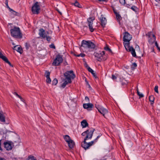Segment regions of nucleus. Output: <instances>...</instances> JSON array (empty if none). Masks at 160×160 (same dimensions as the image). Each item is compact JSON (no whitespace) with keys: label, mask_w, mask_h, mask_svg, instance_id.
Returning a JSON list of instances; mask_svg holds the SVG:
<instances>
[{"label":"nucleus","mask_w":160,"mask_h":160,"mask_svg":"<svg viewBox=\"0 0 160 160\" xmlns=\"http://www.w3.org/2000/svg\"><path fill=\"white\" fill-rule=\"evenodd\" d=\"M5 4H6V7L8 8V9H9V8H10L8 6V0H6V1H5Z\"/></svg>","instance_id":"nucleus-39"},{"label":"nucleus","mask_w":160,"mask_h":160,"mask_svg":"<svg viewBox=\"0 0 160 160\" xmlns=\"http://www.w3.org/2000/svg\"><path fill=\"white\" fill-rule=\"evenodd\" d=\"M20 0H19V1H20Z\"/></svg>","instance_id":"nucleus-57"},{"label":"nucleus","mask_w":160,"mask_h":160,"mask_svg":"<svg viewBox=\"0 0 160 160\" xmlns=\"http://www.w3.org/2000/svg\"><path fill=\"white\" fill-rule=\"evenodd\" d=\"M131 4L130 5L129 4H126V7L128 8H129L131 6Z\"/></svg>","instance_id":"nucleus-46"},{"label":"nucleus","mask_w":160,"mask_h":160,"mask_svg":"<svg viewBox=\"0 0 160 160\" xmlns=\"http://www.w3.org/2000/svg\"><path fill=\"white\" fill-rule=\"evenodd\" d=\"M72 5H74L75 6L79 8H82V6L77 1H76L74 3H72Z\"/></svg>","instance_id":"nucleus-25"},{"label":"nucleus","mask_w":160,"mask_h":160,"mask_svg":"<svg viewBox=\"0 0 160 160\" xmlns=\"http://www.w3.org/2000/svg\"><path fill=\"white\" fill-rule=\"evenodd\" d=\"M0 160H6L4 158H0Z\"/></svg>","instance_id":"nucleus-51"},{"label":"nucleus","mask_w":160,"mask_h":160,"mask_svg":"<svg viewBox=\"0 0 160 160\" xmlns=\"http://www.w3.org/2000/svg\"><path fill=\"white\" fill-rule=\"evenodd\" d=\"M21 100V101H23V99L22 98V97L21 96V98H19Z\"/></svg>","instance_id":"nucleus-50"},{"label":"nucleus","mask_w":160,"mask_h":160,"mask_svg":"<svg viewBox=\"0 0 160 160\" xmlns=\"http://www.w3.org/2000/svg\"><path fill=\"white\" fill-rule=\"evenodd\" d=\"M154 97L153 96H151L149 97V101L152 103L154 102Z\"/></svg>","instance_id":"nucleus-31"},{"label":"nucleus","mask_w":160,"mask_h":160,"mask_svg":"<svg viewBox=\"0 0 160 160\" xmlns=\"http://www.w3.org/2000/svg\"><path fill=\"white\" fill-rule=\"evenodd\" d=\"M85 54L83 53H81L80 54H78V55H77V57H83L85 56Z\"/></svg>","instance_id":"nucleus-36"},{"label":"nucleus","mask_w":160,"mask_h":160,"mask_svg":"<svg viewBox=\"0 0 160 160\" xmlns=\"http://www.w3.org/2000/svg\"><path fill=\"white\" fill-rule=\"evenodd\" d=\"M64 76L67 80H68L69 82H72L71 78L73 79L75 77V75L72 70L67 71L64 73Z\"/></svg>","instance_id":"nucleus-4"},{"label":"nucleus","mask_w":160,"mask_h":160,"mask_svg":"<svg viewBox=\"0 0 160 160\" xmlns=\"http://www.w3.org/2000/svg\"><path fill=\"white\" fill-rule=\"evenodd\" d=\"M50 72L48 71H46V78L50 77Z\"/></svg>","instance_id":"nucleus-35"},{"label":"nucleus","mask_w":160,"mask_h":160,"mask_svg":"<svg viewBox=\"0 0 160 160\" xmlns=\"http://www.w3.org/2000/svg\"><path fill=\"white\" fill-rule=\"evenodd\" d=\"M86 67H87V69L88 71L92 73L94 77L96 78V77H96V73L94 72L93 70L89 67L87 65Z\"/></svg>","instance_id":"nucleus-19"},{"label":"nucleus","mask_w":160,"mask_h":160,"mask_svg":"<svg viewBox=\"0 0 160 160\" xmlns=\"http://www.w3.org/2000/svg\"><path fill=\"white\" fill-rule=\"evenodd\" d=\"M99 2H106L107 1V0H98Z\"/></svg>","instance_id":"nucleus-48"},{"label":"nucleus","mask_w":160,"mask_h":160,"mask_svg":"<svg viewBox=\"0 0 160 160\" xmlns=\"http://www.w3.org/2000/svg\"><path fill=\"white\" fill-rule=\"evenodd\" d=\"M4 147L7 150H11L12 148L11 144L8 142H5L4 143Z\"/></svg>","instance_id":"nucleus-14"},{"label":"nucleus","mask_w":160,"mask_h":160,"mask_svg":"<svg viewBox=\"0 0 160 160\" xmlns=\"http://www.w3.org/2000/svg\"><path fill=\"white\" fill-rule=\"evenodd\" d=\"M81 47H83L85 48L94 49L95 47V45L91 41L83 40L82 42Z\"/></svg>","instance_id":"nucleus-3"},{"label":"nucleus","mask_w":160,"mask_h":160,"mask_svg":"<svg viewBox=\"0 0 160 160\" xmlns=\"http://www.w3.org/2000/svg\"><path fill=\"white\" fill-rule=\"evenodd\" d=\"M1 145V140H0V146Z\"/></svg>","instance_id":"nucleus-56"},{"label":"nucleus","mask_w":160,"mask_h":160,"mask_svg":"<svg viewBox=\"0 0 160 160\" xmlns=\"http://www.w3.org/2000/svg\"><path fill=\"white\" fill-rule=\"evenodd\" d=\"M58 82V80L56 78H54L52 82V85H56Z\"/></svg>","instance_id":"nucleus-29"},{"label":"nucleus","mask_w":160,"mask_h":160,"mask_svg":"<svg viewBox=\"0 0 160 160\" xmlns=\"http://www.w3.org/2000/svg\"><path fill=\"white\" fill-rule=\"evenodd\" d=\"M94 20V18L90 17L87 19L88 24L90 31L92 32L94 30V28L92 27L93 21Z\"/></svg>","instance_id":"nucleus-8"},{"label":"nucleus","mask_w":160,"mask_h":160,"mask_svg":"<svg viewBox=\"0 0 160 160\" xmlns=\"http://www.w3.org/2000/svg\"><path fill=\"white\" fill-rule=\"evenodd\" d=\"M64 138L65 141L67 143L70 142L71 140H72L70 137L68 135H66L64 136Z\"/></svg>","instance_id":"nucleus-23"},{"label":"nucleus","mask_w":160,"mask_h":160,"mask_svg":"<svg viewBox=\"0 0 160 160\" xmlns=\"http://www.w3.org/2000/svg\"><path fill=\"white\" fill-rule=\"evenodd\" d=\"M9 10L10 12H11L14 15H16L17 14V12L16 11H14L13 9L11 8H9Z\"/></svg>","instance_id":"nucleus-30"},{"label":"nucleus","mask_w":160,"mask_h":160,"mask_svg":"<svg viewBox=\"0 0 160 160\" xmlns=\"http://www.w3.org/2000/svg\"><path fill=\"white\" fill-rule=\"evenodd\" d=\"M94 130V129H88L82 134V135L83 136L86 135V137L84 139V141L81 143L82 147L85 150L89 148L94 143V141H92L89 143H87L86 141L88 139H91L92 138Z\"/></svg>","instance_id":"nucleus-1"},{"label":"nucleus","mask_w":160,"mask_h":160,"mask_svg":"<svg viewBox=\"0 0 160 160\" xmlns=\"http://www.w3.org/2000/svg\"><path fill=\"white\" fill-rule=\"evenodd\" d=\"M0 121L2 122H5V116L2 112H0Z\"/></svg>","instance_id":"nucleus-16"},{"label":"nucleus","mask_w":160,"mask_h":160,"mask_svg":"<svg viewBox=\"0 0 160 160\" xmlns=\"http://www.w3.org/2000/svg\"><path fill=\"white\" fill-rule=\"evenodd\" d=\"M127 43H124V45L127 51H128V50L131 47L129 46V42H127Z\"/></svg>","instance_id":"nucleus-24"},{"label":"nucleus","mask_w":160,"mask_h":160,"mask_svg":"<svg viewBox=\"0 0 160 160\" xmlns=\"http://www.w3.org/2000/svg\"><path fill=\"white\" fill-rule=\"evenodd\" d=\"M138 95L139 96L140 98H142L144 97V95H143V94L142 93H140V92H139V93L138 94Z\"/></svg>","instance_id":"nucleus-40"},{"label":"nucleus","mask_w":160,"mask_h":160,"mask_svg":"<svg viewBox=\"0 0 160 160\" xmlns=\"http://www.w3.org/2000/svg\"><path fill=\"white\" fill-rule=\"evenodd\" d=\"M155 45L157 47V48H158V49H160V48L158 46V44L157 43V42H156V43H155Z\"/></svg>","instance_id":"nucleus-47"},{"label":"nucleus","mask_w":160,"mask_h":160,"mask_svg":"<svg viewBox=\"0 0 160 160\" xmlns=\"http://www.w3.org/2000/svg\"><path fill=\"white\" fill-rule=\"evenodd\" d=\"M81 125L83 128L87 127L88 125V123L86 120H84L81 122Z\"/></svg>","instance_id":"nucleus-21"},{"label":"nucleus","mask_w":160,"mask_h":160,"mask_svg":"<svg viewBox=\"0 0 160 160\" xmlns=\"http://www.w3.org/2000/svg\"><path fill=\"white\" fill-rule=\"evenodd\" d=\"M68 143L69 148L72 149L73 148L74 143L73 141L72 140H71L70 142H68Z\"/></svg>","instance_id":"nucleus-22"},{"label":"nucleus","mask_w":160,"mask_h":160,"mask_svg":"<svg viewBox=\"0 0 160 160\" xmlns=\"http://www.w3.org/2000/svg\"><path fill=\"white\" fill-rule=\"evenodd\" d=\"M47 79L46 80V82L47 83H50L51 82V79L50 78V77L47 78Z\"/></svg>","instance_id":"nucleus-34"},{"label":"nucleus","mask_w":160,"mask_h":160,"mask_svg":"<svg viewBox=\"0 0 160 160\" xmlns=\"http://www.w3.org/2000/svg\"><path fill=\"white\" fill-rule=\"evenodd\" d=\"M104 54V51H99L98 52H95L94 53L95 57L97 58V60L99 61L103 60V57Z\"/></svg>","instance_id":"nucleus-9"},{"label":"nucleus","mask_w":160,"mask_h":160,"mask_svg":"<svg viewBox=\"0 0 160 160\" xmlns=\"http://www.w3.org/2000/svg\"><path fill=\"white\" fill-rule=\"evenodd\" d=\"M63 61V59L62 55L58 54L56 56V58L54 60L52 65L55 66H58L62 63Z\"/></svg>","instance_id":"nucleus-6"},{"label":"nucleus","mask_w":160,"mask_h":160,"mask_svg":"<svg viewBox=\"0 0 160 160\" xmlns=\"http://www.w3.org/2000/svg\"><path fill=\"white\" fill-rule=\"evenodd\" d=\"M68 82V80H65L64 82L62 85V87L63 88H64L68 83H71Z\"/></svg>","instance_id":"nucleus-26"},{"label":"nucleus","mask_w":160,"mask_h":160,"mask_svg":"<svg viewBox=\"0 0 160 160\" xmlns=\"http://www.w3.org/2000/svg\"><path fill=\"white\" fill-rule=\"evenodd\" d=\"M3 61L5 62L8 63L10 66L12 67L10 62L8 60V58H6Z\"/></svg>","instance_id":"nucleus-33"},{"label":"nucleus","mask_w":160,"mask_h":160,"mask_svg":"<svg viewBox=\"0 0 160 160\" xmlns=\"http://www.w3.org/2000/svg\"><path fill=\"white\" fill-rule=\"evenodd\" d=\"M14 49L16 50L20 53H22V49L20 46H16L14 47Z\"/></svg>","instance_id":"nucleus-18"},{"label":"nucleus","mask_w":160,"mask_h":160,"mask_svg":"<svg viewBox=\"0 0 160 160\" xmlns=\"http://www.w3.org/2000/svg\"><path fill=\"white\" fill-rule=\"evenodd\" d=\"M95 107L98 110V112L102 114L103 116H104L105 114L108 113V110L102 107H100L99 105H95Z\"/></svg>","instance_id":"nucleus-10"},{"label":"nucleus","mask_w":160,"mask_h":160,"mask_svg":"<svg viewBox=\"0 0 160 160\" xmlns=\"http://www.w3.org/2000/svg\"><path fill=\"white\" fill-rule=\"evenodd\" d=\"M139 92L138 91V88L137 89V94H139Z\"/></svg>","instance_id":"nucleus-52"},{"label":"nucleus","mask_w":160,"mask_h":160,"mask_svg":"<svg viewBox=\"0 0 160 160\" xmlns=\"http://www.w3.org/2000/svg\"><path fill=\"white\" fill-rule=\"evenodd\" d=\"M101 136V135H99L98 136L97 138L94 139L93 141H94V143L95 142H97V140L100 137V136Z\"/></svg>","instance_id":"nucleus-42"},{"label":"nucleus","mask_w":160,"mask_h":160,"mask_svg":"<svg viewBox=\"0 0 160 160\" xmlns=\"http://www.w3.org/2000/svg\"><path fill=\"white\" fill-rule=\"evenodd\" d=\"M58 12L61 14V15L62 14V13H61V12H60V11H59L58 10Z\"/></svg>","instance_id":"nucleus-53"},{"label":"nucleus","mask_w":160,"mask_h":160,"mask_svg":"<svg viewBox=\"0 0 160 160\" xmlns=\"http://www.w3.org/2000/svg\"><path fill=\"white\" fill-rule=\"evenodd\" d=\"M104 49L105 50L107 51H108L109 52H111V49L109 48V47L108 46H106L104 47Z\"/></svg>","instance_id":"nucleus-37"},{"label":"nucleus","mask_w":160,"mask_h":160,"mask_svg":"<svg viewBox=\"0 0 160 160\" xmlns=\"http://www.w3.org/2000/svg\"><path fill=\"white\" fill-rule=\"evenodd\" d=\"M158 86H156L154 88V91L157 93H158Z\"/></svg>","instance_id":"nucleus-38"},{"label":"nucleus","mask_w":160,"mask_h":160,"mask_svg":"<svg viewBox=\"0 0 160 160\" xmlns=\"http://www.w3.org/2000/svg\"><path fill=\"white\" fill-rule=\"evenodd\" d=\"M14 94L16 96H17L18 98H21V96L19 95L16 92H14Z\"/></svg>","instance_id":"nucleus-45"},{"label":"nucleus","mask_w":160,"mask_h":160,"mask_svg":"<svg viewBox=\"0 0 160 160\" xmlns=\"http://www.w3.org/2000/svg\"><path fill=\"white\" fill-rule=\"evenodd\" d=\"M85 100L87 102H89V99L88 97L86 96L85 97Z\"/></svg>","instance_id":"nucleus-44"},{"label":"nucleus","mask_w":160,"mask_h":160,"mask_svg":"<svg viewBox=\"0 0 160 160\" xmlns=\"http://www.w3.org/2000/svg\"><path fill=\"white\" fill-rule=\"evenodd\" d=\"M83 107L86 109L88 111L92 110V108L93 107V105L91 103H84L83 105Z\"/></svg>","instance_id":"nucleus-13"},{"label":"nucleus","mask_w":160,"mask_h":160,"mask_svg":"<svg viewBox=\"0 0 160 160\" xmlns=\"http://www.w3.org/2000/svg\"><path fill=\"white\" fill-rule=\"evenodd\" d=\"M49 47L51 48H52L54 49H55V47L54 44H52L50 45Z\"/></svg>","instance_id":"nucleus-41"},{"label":"nucleus","mask_w":160,"mask_h":160,"mask_svg":"<svg viewBox=\"0 0 160 160\" xmlns=\"http://www.w3.org/2000/svg\"><path fill=\"white\" fill-rule=\"evenodd\" d=\"M113 12H114V14H115V15L116 16L117 19L118 21H120V20L122 19V17H121L120 15L117 12V11H115V10H114Z\"/></svg>","instance_id":"nucleus-20"},{"label":"nucleus","mask_w":160,"mask_h":160,"mask_svg":"<svg viewBox=\"0 0 160 160\" xmlns=\"http://www.w3.org/2000/svg\"><path fill=\"white\" fill-rule=\"evenodd\" d=\"M26 48L27 49H28V44L27 43H26Z\"/></svg>","instance_id":"nucleus-49"},{"label":"nucleus","mask_w":160,"mask_h":160,"mask_svg":"<svg viewBox=\"0 0 160 160\" xmlns=\"http://www.w3.org/2000/svg\"><path fill=\"white\" fill-rule=\"evenodd\" d=\"M40 7L38 2H36L32 6V11L33 14H38L39 13Z\"/></svg>","instance_id":"nucleus-7"},{"label":"nucleus","mask_w":160,"mask_h":160,"mask_svg":"<svg viewBox=\"0 0 160 160\" xmlns=\"http://www.w3.org/2000/svg\"><path fill=\"white\" fill-rule=\"evenodd\" d=\"M131 8L132 10L135 12H137L138 10V8L134 6H132Z\"/></svg>","instance_id":"nucleus-28"},{"label":"nucleus","mask_w":160,"mask_h":160,"mask_svg":"<svg viewBox=\"0 0 160 160\" xmlns=\"http://www.w3.org/2000/svg\"><path fill=\"white\" fill-rule=\"evenodd\" d=\"M10 33L11 35L14 38H21L22 37V33L19 27H14L13 28L11 29Z\"/></svg>","instance_id":"nucleus-2"},{"label":"nucleus","mask_w":160,"mask_h":160,"mask_svg":"<svg viewBox=\"0 0 160 160\" xmlns=\"http://www.w3.org/2000/svg\"><path fill=\"white\" fill-rule=\"evenodd\" d=\"M78 55V54H76V53H74V56H76V57H77V55Z\"/></svg>","instance_id":"nucleus-55"},{"label":"nucleus","mask_w":160,"mask_h":160,"mask_svg":"<svg viewBox=\"0 0 160 160\" xmlns=\"http://www.w3.org/2000/svg\"><path fill=\"white\" fill-rule=\"evenodd\" d=\"M48 33V32L46 33L45 30L43 28H41L39 30V35L40 36L43 38H46L47 40L49 42L51 41V38L50 37L47 35V34Z\"/></svg>","instance_id":"nucleus-5"},{"label":"nucleus","mask_w":160,"mask_h":160,"mask_svg":"<svg viewBox=\"0 0 160 160\" xmlns=\"http://www.w3.org/2000/svg\"><path fill=\"white\" fill-rule=\"evenodd\" d=\"M137 67V64L136 62L133 63L131 65V68L133 70L135 69Z\"/></svg>","instance_id":"nucleus-27"},{"label":"nucleus","mask_w":160,"mask_h":160,"mask_svg":"<svg viewBox=\"0 0 160 160\" xmlns=\"http://www.w3.org/2000/svg\"><path fill=\"white\" fill-rule=\"evenodd\" d=\"M100 21L101 26L103 27H104L107 21L106 19V18H105L103 17L102 15L101 16Z\"/></svg>","instance_id":"nucleus-15"},{"label":"nucleus","mask_w":160,"mask_h":160,"mask_svg":"<svg viewBox=\"0 0 160 160\" xmlns=\"http://www.w3.org/2000/svg\"><path fill=\"white\" fill-rule=\"evenodd\" d=\"M0 58L4 60L6 58V57L4 56L3 55L2 52H0Z\"/></svg>","instance_id":"nucleus-32"},{"label":"nucleus","mask_w":160,"mask_h":160,"mask_svg":"<svg viewBox=\"0 0 160 160\" xmlns=\"http://www.w3.org/2000/svg\"><path fill=\"white\" fill-rule=\"evenodd\" d=\"M147 35L148 36V42L149 43H153L154 42L156 38L154 35L152 34L151 32H148Z\"/></svg>","instance_id":"nucleus-11"},{"label":"nucleus","mask_w":160,"mask_h":160,"mask_svg":"<svg viewBox=\"0 0 160 160\" xmlns=\"http://www.w3.org/2000/svg\"><path fill=\"white\" fill-rule=\"evenodd\" d=\"M132 38V36L129 33L126 32H125L123 40L124 42H129Z\"/></svg>","instance_id":"nucleus-12"},{"label":"nucleus","mask_w":160,"mask_h":160,"mask_svg":"<svg viewBox=\"0 0 160 160\" xmlns=\"http://www.w3.org/2000/svg\"><path fill=\"white\" fill-rule=\"evenodd\" d=\"M0 150H1V151H2V149L1 148V145L0 146Z\"/></svg>","instance_id":"nucleus-54"},{"label":"nucleus","mask_w":160,"mask_h":160,"mask_svg":"<svg viewBox=\"0 0 160 160\" xmlns=\"http://www.w3.org/2000/svg\"><path fill=\"white\" fill-rule=\"evenodd\" d=\"M128 51L131 52L132 56L133 57H135L136 56L135 49L132 47H131L130 48H129Z\"/></svg>","instance_id":"nucleus-17"},{"label":"nucleus","mask_w":160,"mask_h":160,"mask_svg":"<svg viewBox=\"0 0 160 160\" xmlns=\"http://www.w3.org/2000/svg\"><path fill=\"white\" fill-rule=\"evenodd\" d=\"M117 78V77L115 76L114 75H112V79L113 80H115V79H116Z\"/></svg>","instance_id":"nucleus-43"}]
</instances>
